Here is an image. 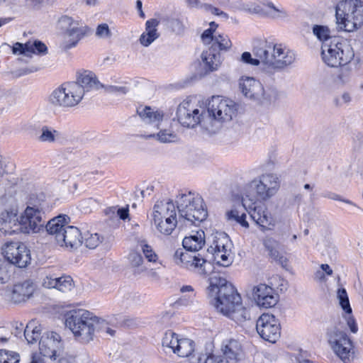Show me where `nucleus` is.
Masks as SVG:
<instances>
[{
  "label": "nucleus",
  "mask_w": 363,
  "mask_h": 363,
  "mask_svg": "<svg viewBox=\"0 0 363 363\" xmlns=\"http://www.w3.org/2000/svg\"><path fill=\"white\" fill-rule=\"evenodd\" d=\"M10 275L6 265L0 264V284H6L9 281Z\"/></svg>",
  "instance_id": "59"
},
{
  "label": "nucleus",
  "mask_w": 363,
  "mask_h": 363,
  "mask_svg": "<svg viewBox=\"0 0 363 363\" xmlns=\"http://www.w3.org/2000/svg\"><path fill=\"white\" fill-rule=\"evenodd\" d=\"M239 89L245 97L250 99L256 101L271 100L270 98L265 96L262 84L253 77H241L239 80Z\"/></svg>",
  "instance_id": "20"
},
{
  "label": "nucleus",
  "mask_w": 363,
  "mask_h": 363,
  "mask_svg": "<svg viewBox=\"0 0 363 363\" xmlns=\"http://www.w3.org/2000/svg\"><path fill=\"white\" fill-rule=\"evenodd\" d=\"M257 55L262 60V72L272 76L291 66L296 61V53L286 45L271 40H261Z\"/></svg>",
  "instance_id": "4"
},
{
  "label": "nucleus",
  "mask_w": 363,
  "mask_h": 363,
  "mask_svg": "<svg viewBox=\"0 0 363 363\" xmlns=\"http://www.w3.org/2000/svg\"><path fill=\"white\" fill-rule=\"evenodd\" d=\"M180 291L182 293H186V292H191V295H190L189 296L186 303H184V301H185L184 296L180 298H179V301H180L181 303L188 304L189 303H191L193 301V299H194V297L195 296V294L194 293V289H193V287L191 286H190V285L183 286L180 289Z\"/></svg>",
  "instance_id": "57"
},
{
  "label": "nucleus",
  "mask_w": 363,
  "mask_h": 363,
  "mask_svg": "<svg viewBox=\"0 0 363 363\" xmlns=\"http://www.w3.org/2000/svg\"><path fill=\"white\" fill-rule=\"evenodd\" d=\"M262 4L269 9L267 15L273 19H284L289 15L287 11L281 6H276L272 1H264Z\"/></svg>",
  "instance_id": "37"
},
{
  "label": "nucleus",
  "mask_w": 363,
  "mask_h": 363,
  "mask_svg": "<svg viewBox=\"0 0 363 363\" xmlns=\"http://www.w3.org/2000/svg\"><path fill=\"white\" fill-rule=\"evenodd\" d=\"M82 89L76 83L65 82L50 94V104L57 108H68L77 106L82 100Z\"/></svg>",
  "instance_id": "12"
},
{
  "label": "nucleus",
  "mask_w": 363,
  "mask_h": 363,
  "mask_svg": "<svg viewBox=\"0 0 363 363\" xmlns=\"http://www.w3.org/2000/svg\"><path fill=\"white\" fill-rule=\"evenodd\" d=\"M176 116L178 122L183 127L194 128L200 125L204 129L203 121L206 118V108L198 106L191 99H185L179 104Z\"/></svg>",
  "instance_id": "14"
},
{
  "label": "nucleus",
  "mask_w": 363,
  "mask_h": 363,
  "mask_svg": "<svg viewBox=\"0 0 363 363\" xmlns=\"http://www.w3.org/2000/svg\"><path fill=\"white\" fill-rule=\"evenodd\" d=\"M313 33L314 35L317 37V38L322 42L321 50L323 51V48L324 47L326 43H330V40L332 41L333 38H337V35H331L330 30L328 26H321V25H315L313 27Z\"/></svg>",
  "instance_id": "36"
},
{
  "label": "nucleus",
  "mask_w": 363,
  "mask_h": 363,
  "mask_svg": "<svg viewBox=\"0 0 363 363\" xmlns=\"http://www.w3.org/2000/svg\"><path fill=\"white\" fill-rule=\"evenodd\" d=\"M233 247V243L229 236L223 232L216 233L214 235L213 240L209 248L208 252L225 250L229 252Z\"/></svg>",
  "instance_id": "30"
},
{
  "label": "nucleus",
  "mask_w": 363,
  "mask_h": 363,
  "mask_svg": "<svg viewBox=\"0 0 363 363\" xmlns=\"http://www.w3.org/2000/svg\"><path fill=\"white\" fill-rule=\"evenodd\" d=\"M341 69L340 71V73L337 76L339 80L342 83H347L350 81L351 78V70L349 69V67L346 66H340Z\"/></svg>",
  "instance_id": "53"
},
{
  "label": "nucleus",
  "mask_w": 363,
  "mask_h": 363,
  "mask_svg": "<svg viewBox=\"0 0 363 363\" xmlns=\"http://www.w3.org/2000/svg\"><path fill=\"white\" fill-rule=\"evenodd\" d=\"M35 290L34 283L30 280H26L13 285L11 298L16 303L24 302L30 298Z\"/></svg>",
  "instance_id": "25"
},
{
  "label": "nucleus",
  "mask_w": 363,
  "mask_h": 363,
  "mask_svg": "<svg viewBox=\"0 0 363 363\" xmlns=\"http://www.w3.org/2000/svg\"><path fill=\"white\" fill-rule=\"evenodd\" d=\"M262 245L267 251L269 257L275 262L285 267L288 264V259L278 251L279 242L276 239L266 236L262 240Z\"/></svg>",
  "instance_id": "26"
},
{
  "label": "nucleus",
  "mask_w": 363,
  "mask_h": 363,
  "mask_svg": "<svg viewBox=\"0 0 363 363\" xmlns=\"http://www.w3.org/2000/svg\"><path fill=\"white\" fill-rule=\"evenodd\" d=\"M83 240L86 247L95 249L101 243L103 237L96 233H91L90 232H86L84 235H82V241Z\"/></svg>",
  "instance_id": "41"
},
{
  "label": "nucleus",
  "mask_w": 363,
  "mask_h": 363,
  "mask_svg": "<svg viewBox=\"0 0 363 363\" xmlns=\"http://www.w3.org/2000/svg\"><path fill=\"white\" fill-rule=\"evenodd\" d=\"M101 88H104L105 91L108 93L116 94H125L128 91V88L123 86L103 85Z\"/></svg>",
  "instance_id": "51"
},
{
  "label": "nucleus",
  "mask_w": 363,
  "mask_h": 363,
  "mask_svg": "<svg viewBox=\"0 0 363 363\" xmlns=\"http://www.w3.org/2000/svg\"><path fill=\"white\" fill-rule=\"evenodd\" d=\"M57 28L60 31L61 47L65 50L76 47L90 31L82 21L66 15L58 19Z\"/></svg>",
  "instance_id": "11"
},
{
  "label": "nucleus",
  "mask_w": 363,
  "mask_h": 363,
  "mask_svg": "<svg viewBox=\"0 0 363 363\" xmlns=\"http://www.w3.org/2000/svg\"><path fill=\"white\" fill-rule=\"evenodd\" d=\"M261 46V40L258 41L254 46L252 52L255 55V58L252 57V55L249 52H244L241 55V61L244 63L249 64L254 66H260V69L262 71V60L257 55L256 50Z\"/></svg>",
  "instance_id": "40"
},
{
  "label": "nucleus",
  "mask_w": 363,
  "mask_h": 363,
  "mask_svg": "<svg viewBox=\"0 0 363 363\" xmlns=\"http://www.w3.org/2000/svg\"><path fill=\"white\" fill-rule=\"evenodd\" d=\"M205 108L204 130L212 133L219 130L223 123L230 122L236 114L235 102L219 96H213Z\"/></svg>",
  "instance_id": "7"
},
{
  "label": "nucleus",
  "mask_w": 363,
  "mask_h": 363,
  "mask_svg": "<svg viewBox=\"0 0 363 363\" xmlns=\"http://www.w3.org/2000/svg\"><path fill=\"white\" fill-rule=\"evenodd\" d=\"M46 360L42 354L35 352L32 354L30 363H46Z\"/></svg>",
  "instance_id": "62"
},
{
  "label": "nucleus",
  "mask_w": 363,
  "mask_h": 363,
  "mask_svg": "<svg viewBox=\"0 0 363 363\" xmlns=\"http://www.w3.org/2000/svg\"><path fill=\"white\" fill-rule=\"evenodd\" d=\"M160 21L156 18H151L145 23V31L141 34L139 38L140 43L145 46H149L160 36L157 27Z\"/></svg>",
  "instance_id": "28"
},
{
  "label": "nucleus",
  "mask_w": 363,
  "mask_h": 363,
  "mask_svg": "<svg viewBox=\"0 0 363 363\" xmlns=\"http://www.w3.org/2000/svg\"><path fill=\"white\" fill-rule=\"evenodd\" d=\"M242 208H243L246 211L242 204V206H239L238 207H234L231 210L228 211L225 213L227 220L229 221L233 220V219H235V218L238 215L242 212V211H240Z\"/></svg>",
  "instance_id": "60"
},
{
  "label": "nucleus",
  "mask_w": 363,
  "mask_h": 363,
  "mask_svg": "<svg viewBox=\"0 0 363 363\" xmlns=\"http://www.w3.org/2000/svg\"><path fill=\"white\" fill-rule=\"evenodd\" d=\"M232 221H235L237 223H239L240 225H242L244 228H247L249 227V223L246 220V214L245 212L240 213L239 215H238L235 219H233Z\"/></svg>",
  "instance_id": "61"
},
{
  "label": "nucleus",
  "mask_w": 363,
  "mask_h": 363,
  "mask_svg": "<svg viewBox=\"0 0 363 363\" xmlns=\"http://www.w3.org/2000/svg\"><path fill=\"white\" fill-rule=\"evenodd\" d=\"M177 208L170 199L157 201L154 205L151 223L160 234L171 235L180 223L177 218Z\"/></svg>",
  "instance_id": "10"
},
{
  "label": "nucleus",
  "mask_w": 363,
  "mask_h": 363,
  "mask_svg": "<svg viewBox=\"0 0 363 363\" xmlns=\"http://www.w3.org/2000/svg\"><path fill=\"white\" fill-rule=\"evenodd\" d=\"M174 258L177 264L201 275H206L212 271V264L200 255H192L189 252L179 249L176 250Z\"/></svg>",
  "instance_id": "16"
},
{
  "label": "nucleus",
  "mask_w": 363,
  "mask_h": 363,
  "mask_svg": "<svg viewBox=\"0 0 363 363\" xmlns=\"http://www.w3.org/2000/svg\"><path fill=\"white\" fill-rule=\"evenodd\" d=\"M57 244L67 250L77 249L82 244V235L78 228L67 225L62 234L58 235Z\"/></svg>",
  "instance_id": "22"
},
{
  "label": "nucleus",
  "mask_w": 363,
  "mask_h": 363,
  "mask_svg": "<svg viewBox=\"0 0 363 363\" xmlns=\"http://www.w3.org/2000/svg\"><path fill=\"white\" fill-rule=\"evenodd\" d=\"M176 202L182 227L197 226L207 218V210L199 195L191 191L180 193L177 196Z\"/></svg>",
  "instance_id": "6"
},
{
  "label": "nucleus",
  "mask_w": 363,
  "mask_h": 363,
  "mask_svg": "<svg viewBox=\"0 0 363 363\" xmlns=\"http://www.w3.org/2000/svg\"><path fill=\"white\" fill-rule=\"evenodd\" d=\"M252 296L257 304L265 308L274 306L279 300V296L274 289L264 284L253 287Z\"/></svg>",
  "instance_id": "21"
},
{
  "label": "nucleus",
  "mask_w": 363,
  "mask_h": 363,
  "mask_svg": "<svg viewBox=\"0 0 363 363\" xmlns=\"http://www.w3.org/2000/svg\"><path fill=\"white\" fill-rule=\"evenodd\" d=\"M194 351V342L188 338H180V342L174 347V354L181 357H190L204 355L205 354H193Z\"/></svg>",
  "instance_id": "32"
},
{
  "label": "nucleus",
  "mask_w": 363,
  "mask_h": 363,
  "mask_svg": "<svg viewBox=\"0 0 363 363\" xmlns=\"http://www.w3.org/2000/svg\"><path fill=\"white\" fill-rule=\"evenodd\" d=\"M352 101L350 94L347 92H344L341 95L337 96L334 99V104L336 106H342L345 104H350Z\"/></svg>",
  "instance_id": "54"
},
{
  "label": "nucleus",
  "mask_w": 363,
  "mask_h": 363,
  "mask_svg": "<svg viewBox=\"0 0 363 363\" xmlns=\"http://www.w3.org/2000/svg\"><path fill=\"white\" fill-rule=\"evenodd\" d=\"M20 356L17 352L0 350V363H18Z\"/></svg>",
  "instance_id": "44"
},
{
  "label": "nucleus",
  "mask_w": 363,
  "mask_h": 363,
  "mask_svg": "<svg viewBox=\"0 0 363 363\" xmlns=\"http://www.w3.org/2000/svg\"><path fill=\"white\" fill-rule=\"evenodd\" d=\"M65 325L76 338L88 342L94 337V333L106 326V321L88 311L72 310L65 315Z\"/></svg>",
  "instance_id": "5"
},
{
  "label": "nucleus",
  "mask_w": 363,
  "mask_h": 363,
  "mask_svg": "<svg viewBox=\"0 0 363 363\" xmlns=\"http://www.w3.org/2000/svg\"><path fill=\"white\" fill-rule=\"evenodd\" d=\"M40 334V326H35L34 322H30L24 330V336L28 344L35 343Z\"/></svg>",
  "instance_id": "39"
},
{
  "label": "nucleus",
  "mask_w": 363,
  "mask_h": 363,
  "mask_svg": "<svg viewBox=\"0 0 363 363\" xmlns=\"http://www.w3.org/2000/svg\"><path fill=\"white\" fill-rule=\"evenodd\" d=\"M203 43L211 45L210 48L218 52L221 50L227 51L232 46V43L228 36L223 34L216 33L208 40Z\"/></svg>",
  "instance_id": "33"
},
{
  "label": "nucleus",
  "mask_w": 363,
  "mask_h": 363,
  "mask_svg": "<svg viewBox=\"0 0 363 363\" xmlns=\"http://www.w3.org/2000/svg\"><path fill=\"white\" fill-rule=\"evenodd\" d=\"M336 24L340 30L352 32L363 24V1L342 0L335 6Z\"/></svg>",
  "instance_id": "8"
},
{
  "label": "nucleus",
  "mask_w": 363,
  "mask_h": 363,
  "mask_svg": "<svg viewBox=\"0 0 363 363\" xmlns=\"http://www.w3.org/2000/svg\"><path fill=\"white\" fill-rule=\"evenodd\" d=\"M279 186V178L274 174H262L246 186L242 205L262 231L270 229L269 226H274V221L266 208L258 204L256 200H268L277 194Z\"/></svg>",
  "instance_id": "1"
},
{
  "label": "nucleus",
  "mask_w": 363,
  "mask_h": 363,
  "mask_svg": "<svg viewBox=\"0 0 363 363\" xmlns=\"http://www.w3.org/2000/svg\"><path fill=\"white\" fill-rule=\"evenodd\" d=\"M169 26L172 31L178 35L184 32L185 26L183 22L178 18H172L169 22Z\"/></svg>",
  "instance_id": "50"
},
{
  "label": "nucleus",
  "mask_w": 363,
  "mask_h": 363,
  "mask_svg": "<svg viewBox=\"0 0 363 363\" xmlns=\"http://www.w3.org/2000/svg\"><path fill=\"white\" fill-rule=\"evenodd\" d=\"M0 230L4 234L12 235L38 233L44 227V213L37 206H27L24 213L18 217V207L15 198L4 196L0 198Z\"/></svg>",
  "instance_id": "2"
},
{
  "label": "nucleus",
  "mask_w": 363,
  "mask_h": 363,
  "mask_svg": "<svg viewBox=\"0 0 363 363\" xmlns=\"http://www.w3.org/2000/svg\"><path fill=\"white\" fill-rule=\"evenodd\" d=\"M57 276L54 274H48L45 276L42 281L43 286L47 289H55Z\"/></svg>",
  "instance_id": "49"
},
{
  "label": "nucleus",
  "mask_w": 363,
  "mask_h": 363,
  "mask_svg": "<svg viewBox=\"0 0 363 363\" xmlns=\"http://www.w3.org/2000/svg\"><path fill=\"white\" fill-rule=\"evenodd\" d=\"M137 113L140 119L152 129L157 130L162 124L164 113L162 111L147 106H140L137 108Z\"/></svg>",
  "instance_id": "23"
},
{
  "label": "nucleus",
  "mask_w": 363,
  "mask_h": 363,
  "mask_svg": "<svg viewBox=\"0 0 363 363\" xmlns=\"http://www.w3.org/2000/svg\"><path fill=\"white\" fill-rule=\"evenodd\" d=\"M73 82L77 84L82 88V97H84L85 92L98 90L103 86V84L99 82L96 75L93 72L88 71H84L80 74L77 81Z\"/></svg>",
  "instance_id": "27"
},
{
  "label": "nucleus",
  "mask_w": 363,
  "mask_h": 363,
  "mask_svg": "<svg viewBox=\"0 0 363 363\" xmlns=\"http://www.w3.org/2000/svg\"><path fill=\"white\" fill-rule=\"evenodd\" d=\"M325 197H327V198L333 199V200L340 201L347 204H349L354 207L359 208V207L356 203L352 202V201H350L349 199H343L341 196H340L339 194H337L335 193L329 192L325 195Z\"/></svg>",
  "instance_id": "56"
},
{
  "label": "nucleus",
  "mask_w": 363,
  "mask_h": 363,
  "mask_svg": "<svg viewBox=\"0 0 363 363\" xmlns=\"http://www.w3.org/2000/svg\"><path fill=\"white\" fill-rule=\"evenodd\" d=\"M180 342V339L178 335L172 330H168L165 333L162 338V346L164 347L171 350L174 353V347Z\"/></svg>",
  "instance_id": "42"
},
{
  "label": "nucleus",
  "mask_w": 363,
  "mask_h": 363,
  "mask_svg": "<svg viewBox=\"0 0 363 363\" xmlns=\"http://www.w3.org/2000/svg\"><path fill=\"white\" fill-rule=\"evenodd\" d=\"M67 221L65 216H58L50 220L45 225L46 230L49 235H52L55 242L58 241V235L62 234L67 228Z\"/></svg>",
  "instance_id": "29"
},
{
  "label": "nucleus",
  "mask_w": 363,
  "mask_h": 363,
  "mask_svg": "<svg viewBox=\"0 0 363 363\" xmlns=\"http://www.w3.org/2000/svg\"><path fill=\"white\" fill-rule=\"evenodd\" d=\"M321 55L327 65L338 67L347 65L354 59V51L347 39L338 36L325 44Z\"/></svg>",
  "instance_id": "9"
},
{
  "label": "nucleus",
  "mask_w": 363,
  "mask_h": 363,
  "mask_svg": "<svg viewBox=\"0 0 363 363\" xmlns=\"http://www.w3.org/2000/svg\"><path fill=\"white\" fill-rule=\"evenodd\" d=\"M2 254L10 263L20 268L26 267L30 262V250L19 241H8L2 247Z\"/></svg>",
  "instance_id": "17"
},
{
  "label": "nucleus",
  "mask_w": 363,
  "mask_h": 363,
  "mask_svg": "<svg viewBox=\"0 0 363 363\" xmlns=\"http://www.w3.org/2000/svg\"><path fill=\"white\" fill-rule=\"evenodd\" d=\"M347 325H348L351 332H352L353 333H356L357 332L358 328L355 323V320L353 318H348Z\"/></svg>",
  "instance_id": "64"
},
{
  "label": "nucleus",
  "mask_w": 363,
  "mask_h": 363,
  "mask_svg": "<svg viewBox=\"0 0 363 363\" xmlns=\"http://www.w3.org/2000/svg\"><path fill=\"white\" fill-rule=\"evenodd\" d=\"M210 28L206 30L201 35V40L203 42H206L208 40L211 36H213L216 31V28L218 27V24H216L214 21L210 23Z\"/></svg>",
  "instance_id": "55"
},
{
  "label": "nucleus",
  "mask_w": 363,
  "mask_h": 363,
  "mask_svg": "<svg viewBox=\"0 0 363 363\" xmlns=\"http://www.w3.org/2000/svg\"><path fill=\"white\" fill-rule=\"evenodd\" d=\"M204 236L203 230L197 231L195 235L185 237L182 241V245L187 251H199L205 244Z\"/></svg>",
  "instance_id": "31"
},
{
  "label": "nucleus",
  "mask_w": 363,
  "mask_h": 363,
  "mask_svg": "<svg viewBox=\"0 0 363 363\" xmlns=\"http://www.w3.org/2000/svg\"><path fill=\"white\" fill-rule=\"evenodd\" d=\"M128 259L130 264L133 267H139L143 262V258L142 255L139 252L135 251H133L129 254Z\"/></svg>",
  "instance_id": "52"
},
{
  "label": "nucleus",
  "mask_w": 363,
  "mask_h": 363,
  "mask_svg": "<svg viewBox=\"0 0 363 363\" xmlns=\"http://www.w3.org/2000/svg\"><path fill=\"white\" fill-rule=\"evenodd\" d=\"M57 363H76L74 355L63 352L57 356Z\"/></svg>",
  "instance_id": "58"
},
{
  "label": "nucleus",
  "mask_w": 363,
  "mask_h": 363,
  "mask_svg": "<svg viewBox=\"0 0 363 363\" xmlns=\"http://www.w3.org/2000/svg\"><path fill=\"white\" fill-rule=\"evenodd\" d=\"M61 138V133L59 130L48 125H43L39 131L38 140L43 143L54 144Z\"/></svg>",
  "instance_id": "34"
},
{
  "label": "nucleus",
  "mask_w": 363,
  "mask_h": 363,
  "mask_svg": "<svg viewBox=\"0 0 363 363\" xmlns=\"http://www.w3.org/2000/svg\"><path fill=\"white\" fill-rule=\"evenodd\" d=\"M222 354H207L193 357L191 363H237L242 352L240 343L234 339L227 340L222 344Z\"/></svg>",
  "instance_id": "13"
},
{
  "label": "nucleus",
  "mask_w": 363,
  "mask_h": 363,
  "mask_svg": "<svg viewBox=\"0 0 363 363\" xmlns=\"http://www.w3.org/2000/svg\"><path fill=\"white\" fill-rule=\"evenodd\" d=\"M256 329L264 340L275 342L280 336V324L272 314L263 313L257 320Z\"/></svg>",
  "instance_id": "19"
},
{
  "label": "nucleus",
  "mask_w": 363,
  "mask_h": 363,
  "mask_svg": "<svg viewBox=\"0 0 363 363\" xmlns=\"http://www.w3.org/2000/svg\"><path fill=\"white\" fill-rule=\"evenodd\" d=\"M12 50L14 54L23 55L26 57H32L33 54L45 55L48 53L47 46L40 40L28 41L24 44L16 43Z\"/></svg>",
  "instance_id": "24"
},
{
  "label": "nucleus",
  "mask_w": 363,
  "mask_h": 363,
  "mask_svg": "<svg viewBox=\"0 0 363 363\" xmlns=\"http://www.w3.org/2000/svg\"><path fill=\"white\" fill-rule=\"evenodd\" d=\"M337 296L342 308L345 311V313L350 314L352 313V308L350 305L346 290L343 288L339 289L337 290Z\"/></svg>",
  "instance_id": "46"
},
{
  "label": "nucleus",
  "mask_w": 363,
  "mask_h": 363,
  "mask_svg": "<svg viewBox=\"0 0 363 363\" xmlns=\"http://www.w3.org/2000/svg\"><path fill=\"white\" fill-rule=\"evenodd\" d=\"M64 342L61 336L53 331L45 333L39 341V352L50 360H56L63 352Z\"/></svg>",
  "instance_id": "18"
},
{
  "label": "nucleus",
  "mask_w": 363,
  "mask_h": 363,
  "mask_svg": "<svg viewBox=\"0 0 363 363\" xmlns=\"http://www.w3.org/2000/svg\"><path fill=\"white\" fill-rule=\"evenodd\" d=\"M139 245L143 251L145 258L151 262H155L157 260V255L152 247L149 245L145 240L139 242Z\"/></svg>",
  "instance_id": "45"
},
{
  "label": "nucleus",
  "mask_w": 363,
  "mask_h": 363,
  "mask_svg": "<svg viewBox=\"0 0 363 363\" xmlns=\"http://www.w3.org/2000/svg\"><path fill=\"white\" fill-rule=\"evenodd\" d=\"M161 126L162 125L159 129L160 130L157 133H155L153 131L150 134L144 135L143 138L146 139L156 138L159 141L162 143H171L175 141L177 139V135L171 130L162 129Z\"/></svg>",
  "instance_id": "38"
},
{
  "label": "nucleus",
  "mask_w": 363,
  "mask_h": 363,
  "mask_svg": "<svg viewBox=\"0 0 363 363\" xmlns=\"http://www.w3.org/2000/svg\"><path fill=\"white\" fill-rule=\"evenodd\" d=\"M201 58L205 68L209 71L217 69L220 65V53L211 48L202 52Z\"/></svg>",
  "instance_id": "35"
},
{
  "label": "nucleus",
  "mask_w": 363,
  "mask_h": 363,
  "mask_svg": "<svg viewBox=\"0 0 363 363\" xmlns=\"http://www.w3.org/2000/svg\"><path fill=\"white\" fill-rule=\"evenodd\" d=\"M327 335L328 342L337 357L345 363L351 362L354 358V350L347 334L333 328L328 331Z\"/></svg>",
  "instance_id": "15"
},
{
  "label": "nucleus",
  "mask_w": 363,
  "mask_h": 363,
  "mask_svg": "<svg viewBox=\"0 0 363 363\" xmlns=\"http://www.w3.org/2000/svg\"><path fill=\"white\" fill-rule=\"evenodd\" d=\"M214 261L215 262L219 265L224 267H228L230 266L233 262V255H219V253L214 254Z\"/></svg>",
  "instance_id": "47"
},
{
  "label": "nucleus",
  "mask_w": 363,
  "mask_h": 363,
  "mask_svg": "<svg viewBox=\"0 0 363 363\" xmlns=\"http://www.w3.org/2000/svg\"><path fill=\"white\" fill-rule=\"evenodd\" d=\"M56 282L55 289L63 293L70 291L74 287L73 280L69 276H57Z\"/></svg>",
  "instance_id": "43"
},
{
  "label": "nucleus",
  "mask_w": 363,
  "mask_h": 363,
  "mask_svg": "<svg viewBox=\"0 0 363 363\" xmlns=\"http://www.w3.org/2000/svg\"><path fill=\"white\" fill-rule=\"evenodd\" d=\"M247 6L245 9L252 13H259L262 11L260 6L256 3H251Z\"/></svg>",
  "instance_id": "63"
},
{
  "label": "nucleus",
  "mask_w": 363,
  "mask_h": 363,
  "mask_svg": "<svg viewBox=\"0 0 363 363\" xmlns=\"http://www.w3.org/2000/svg\"><path fill=\"white\" fill-rule=\"evenodd\" d=\"M96 36L103 39L111 38L112 33L107 23L99 24L96 29Z\"/></svg>",
  "instance_id": "48"
},
{
  "label": "nucleus",
  "mask_w": 363,
  "mask_h": 363,
  "mask_svg": "<svg viewBox=\"0 0 363 363\" xmlns=\"http://www.w3.org/2000/svg\"><path fill=\"white\" fill-rule=\"evenodd\" d=\"M208 280L207 293L210 303L218 313L239 323L249 318L240 295L231 283L217 275H212Z\"/></svg>",
  "instance_id": "3"
}]
</instances>
